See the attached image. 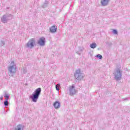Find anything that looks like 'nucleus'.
<instances>
[{"label": "nucleus", "mask_w": 130, "mask_h": 130, "mask_svg": "<svg viewBox=\"0 0 130 130\" xmlns=\"http://www.w3.org/2000/svg\"><path fill=\"white\" fill-rule=\"evenodd\" d=\"M41 94V88L39 87L35 90V91L30 95L29 98L31 99L32 102L36 103L39 98V96Z\"/></svg>", "instance_id": "f257e3e1"}, {"label": "nucleus", "mask_w": 130, "mask_h": 130, "mask_svg": "<svg viewBox=\"0 0 130 130\" xmlns=\"http://www.w3.org/2000/svg\"><path fill=\"white\" fill-rule=\"evenodd\" d=\"M8 72L9 73L10 77L13 76V75L16 74L17 72V66L15 61H12L10 63V66L8 67Z\"/></svg>", "instance_id": "f03ea898"}, {"label": "nucleus", "mask_w": 130, "mask_h": 130, "mask_svg": "<svg viewBox=\"0 0 130 130\" xmlns=\"http://www.w3.org/2000/svg\"><path fill=\"white\" fill-rule=\"evenodd\" d=\"M114 79L116 81H120L122 77V71L119 69H117L114 73Z\"/></svg>", "instance_id": "7ed1b4c3"}, {"label": "nucleus", "mask_w": 130, "mask_h": 130, "mask_svg": "<svg viewBox=\"0 0 130 130\" xmlns=\"http://www.w3.org/2000/svg\"><path fill=\"white\" fill-rule=\"evenodd\" d=\"M74 77L77 81H81L84 78V74L81 71V69H79L75 71Z\"/></svg>", "instance_id": "20e7f679"}, {"label": "nucleus", "mask_w": 130, "mask_h": 130, "mask_svg": "<svg viewBox=\"0 0 130 130\" xmlns=\"http://www.w3.org/2000/svg\"><path fill=\"white\" fill-rule=\"evenodd\" d=\"M13 19V15L11 14H6L3 15L1 18V22L2 23H8L10 20H12Z\"/></svg>", "instance_id": "39448f33"}, {"label": "nucleus", "mask_w": 130, "mask_h": 130, "mask_svg": "<svg viewBox=\"0 0 130 130\" xmlns=\"http://www.w3.org/2000/svg\"><path fill=\"white\" fill-rule=\"evenodd\" d=\"M36 45V41L35 39H30L28 42L26 44V47L32 49L34 46Z\"/></svg>", "instance_id": "423d86ee"}, {"label": "nucleus", "mask_w": 130, "mask_h": 130, "mask_svg": "<svg viewBox=\"0 0 130 130\" xmlns=\"http://www.w3.org/2000/svg\"><path fill=\"white\" fill-rule=\"evenodd\" d=\"M69 90L70 95H74L76 92V89H75V85H74L70 86L69 88Z\"/></svg>", "instance_id": "0eeeda50"}, {"label": "nucleus", "mask_w": 130, "mask_h": 130, "mask_svg": "<svg viewBox=\"0 0 130 130\" xmlns=\"http://www.w3.org/2000/svg\"><path fill=\"white\" fill-rule=\"evenodd\" d=\"M38 44H39V45H40V46H44V45H45V38H40L38 41Z\"/></svg>", "instance_id": "6e6552de"}, {"label": "nucleus", "mask_w": 130, "mask_h": 130, "mask_svg": "<svg viewBox=\"0 0 130 130\" xmlns=\"http://www.w3.org/2000/svg\"><path fill=\"white\" fill-rule=\"evenodd\" d=\"M110 1V0H101V5L103 7H106V6H108V4L109 3Z\"/></svg>", "instance_id": "1a4fd4ad"}, {"label": "nucleus", "mask_w": 130, "mask_h": 130, "mask_svg": "<svg viewBox=\"0 0 130 130\" xmlns=\"http://www.w3.org/2000/svg\"><path fill=\"white\" fill-rule=\"evenodd\" d=\"M53 106L55 109H58L60 107V103L58 101H56L54 103Z\"/></svg>", "instance_id": "9d476101"}, {"label": "nucleus", "mask_w": 130, "mask_h": 130, "mask_svg": "<svg viewBox=\"0 0 130 130\" xmlns=\"http://www.w3.org/2000/svg\"><path fill=\"white\" fill-rule=\"evenodd\" d=\"M15 130H24V125L22 124H18L15 127Z\"/></svg>", "instance_id": "9b49d317"}, {"label": "nucleus", "mask_w": 130, "mask_h": 130, "mask_svg": "<svg viewBox=\"0 0 130 130\" xmlns=\"http://www.w3.org/2000/svg\"><path fill=\"white\" fill-rule=\"evenodd\" d=\"M57 30V28L54 25H53L50 28V31L51 33H55V32Z\"/></svg>", "instance_id": "f8f14e48"}, {"label": "nucleus", "mask_w": 130, "mask_h": 130, "mask_svg": "<svg viewBox=\"0 0 130 130\" xmlns=\"http://www.w3.org/2000/svg\"><path fill=\"white\" fill-rule=\"evenodd\" d=\"M90 48H92L93 49H94V48H96V47H97V44L95 43H92L90 44Z\"/></svg>", "instance_id": "ddd939ff"}, {"label": "nucleus", "mask_w": 130, "mask_h": 130, "mask_svg": "<svg viewBox=\"0 0 130 130\" xmlns=\"http://www.w3.org/2000/svg\"><path fill=\"white\" fill-rule=\"evenodd\" d=\"M47 6H48V1L46 0L43 5L42 6V8L45 9V8H47Z\"/></svg>", "instance_id": "4468645a"}, {"label": "nucleus", "mask_w": 130, "mask_h": 130, "mask_svg": "<svg viewBox=\"0 0 130 130\" xmlns=\"http://www.w3.org/2000/svg\"><path fill=\"white\" fill-rule=\"evenodd\" d=\"M55 88L57 91H59V88H60V84H57L55 86Z\"/></svg>", "instance_id": "2eb2a0df"}, {"label": "nucleus", "mask_w": 130, "mask_h": 130, "mask_svg": "<svg viewBox=\"0 0 130 130\" xmlns=\"http://www.w3.org/2000/svg\"><path fill=\"white\" fill-rule=\"evenodd\" d=\"M4 97L5 98H6V99H7V100H9V99L10 98V94H7L6 92H5Z\"/></svg>", "instance_id": "dca6fc26"}, {"label": "nucleus", "mask_w": 130, "mask_h": 130, "mask_svg": "<svg viewBox=\"0 0 130 130\" xmlns=\"http://www.w3.org/2000/svg\"><path fill=\"white\" fill-rule=\"evenodd\" d=\"M9 100L8 99H5V101L4 102V105L5 106H9V101H8Z\"/></svg>", "instance_id": "f3484780"}, {"label": "nucleus", "mask_w": 130, "mask_h": 130, "mask_svg": "<svg viewBox=\"0 0 130 130\" xmlns=\"http://www.w3.org/2000/svg\"><path fill=\"white\" fill-rule=\"evenodd\" d=\"M95 57L99 58V59H102L103 57L102 56V55L101 54H99L96 55Z\"/></svg>", "instance_id": "a211bd4d"}, {"label": "nucleus", "mask_w": 130, "mask_h": 130, "mask_svg": "<svg viewBox=\"0 0 130 130\" xmlns=\"http://www.w3.org/2000/svg\"><path fill=\"white\" fill-rule=\"evenodd\" d=\"M113 34L117 35L118 32H117V30L116 29H113Z\"/></svg>", "instance_id": "6ab92c4d"}, {"label": "nucleus", "mask_w": 130, "mask_h": 130, "mask_svg": "<svg viewBox=\"0 0 130 130\" xmlns=\"http://www.w3.org/2000/svg\"><path fill=\"white\" fill-rule=\"evenodd\" d=\"M5 41H1V46H4V45H5Z\"/></svg>", "instance_id": "aec40b11"}, {"label": "nucleus", "mask_w": 130, "mask_h": 130, "mask_svg": "<svg viewBox=\"0 0 130 130\" xmlns=\"http://www.w3.org/2000/svg\"><path fill=\"white\" fill-rule=\"evenodd\" d=\"M4 99V96L3 95H1L0 97V100H3Z\"/></svg>", "instance_id": "412c9836"}, {"label": "nucleus", "mask_w": 130, "mask_h": 130, "mask_svg": "<svg viewBox=\"0 0 130 130\" xmlns=\"http://www.w3.org/2000/svg\"><path fill=\"white\" fill-rule=\"evenodd\" d=\"M26 73H27V70L26 69H24L23 70V73L26 74Z\"/></svg>", "instance_id": "4be33fe9"}, {"label": "nucleus", "mask_w": 130, "mask_h": 130, "mask_svg": "<svg viewBox=\"0 0 130 130\" xmlns=\"http://www.w3.org/2000/svg\"><path fill=\"white\" fill-rule=\"evenodd\" d=\"M124 100H127V98L124 99Z\"/></svg>", "instance_id": "5701e85b"}, {"label": "nucleus", "mask_w": 130, "mask_h": 130, "mask_svg": "<svg viewBox=\"0 0 130 130\" xmlns=\"http://www.w3.org/2000/svg\"><path fill=\"white\" fill-rule=\"evenodd\" d=\"M7 10H9V9H10V7H7Z\"/></svg>", "instance_id": "b1692460"}]
</instances>
